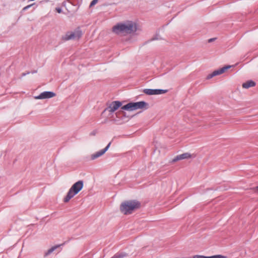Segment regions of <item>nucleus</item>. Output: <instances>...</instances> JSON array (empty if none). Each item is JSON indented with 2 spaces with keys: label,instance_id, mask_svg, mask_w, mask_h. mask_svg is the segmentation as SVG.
<instances>
[{
  "label": "nucleus",
  "instance_id": "f257e3e1",
  "mask_svg": "<svg viewBox=\"0 0 258 258\" xmlns=\"http://www.w3.org/2000/svg\"><path fill=\"white\" fill-rule=\"evenodd\" d=\"M137 24L132 21H126L115 25L112 28V32L118 35L126 36L137 31Z\"/></svg>",
  "mask_w": 258,
  "mask_h": 258
},
{
  "label": "nucleus",
  "instance_id": "f03ea898",
  "mask_svg": "<svg viewBox=\"0 0 258 258\" xmlns=\"http://www.w3.org/2000/svg\"><path fill=\"white\" fill-rule=\"evenodd\" d=\"M140 204L136 201H127L121 203L120 209L122 213L127 215L131 214L140 207Z\"/></svg>",
  "mask_w": 258,
  "mask_h": 258
},
{
  "label": "nucleus",
  "instance_id": "7ed1b4c3",
  "mask_svg": "<svg viewBox=\"0 0 258 258\" xmlns=\"http://www.w3.org/2000/svg\"><path fill=\"white\" fill-rule=\"evenodd\" d=\"M83 187V181L82 180H79L75 183L69 189L66 197L63 199V202L68 203L82 189Z\"/></svg>",
  "mask_w": 258,
  "mask_h": 258
},
{
  "label": "nucleus",
  "instance_id": "20e7f679",
  "mask_svg": "<svg viewBox=\"0 0 258 258\" xmlns=\"http://www.w3.org/2000/svg\"><path fill=\"white\" fill-rule=\"evenodd\" d=\"M149 104L145 101H139L137 102H131L121 107V109L128 111H133L138 109H147Z\"/></svg>",
  "mask_w": 258,
  "mask_h": 258
},
{
  "label": "nucleus",
  "instance_id": "39448f33",
  "mask_svg": "<svg viewBox=\"0 0 258 258\" xmlns=\"http://www.w3.org/2000/svg\"><path fill=\"white\" fill-rule=\"evenodd\" d=\"M82 36V33L80 31H76L74 32H68L62 36V39L65 41L70 40L79 39Z\"/></svg>",
  "mask_w": 258,
  "mask_h": 258
},
{
  "label": "nucleus",
  "instance_id": "423d86ee",
  "mask_svg": "<svg viewBox=\"0 0 258 258\" xmlns=\"http://www.w3.org/2000/svg\"><path fill=\"white\" fill-rule=\"evenodd\" d=\"M233 66H230V65L226 66L219 70H215L212 73H211L207 76V79H210L216 76L221 75V74L224 73L228 69L232 67Z\"/></svg>",
  "mask_w": 258,
  "mask_h": 258
},
{
  "label": "nucleus",
  "instance_id": "0eeeda50",
  "mask_svg": "<svg viewBox=\"0 0 258 258\" xmlns=\"http://www.w3.org/2000/svg\"><path fill=\"white\" fill-rule=\"evenodd\" d=\"M56 94L51 91H44L40 93L38 96L34 97L35 99H45L52 98L55 96Z\"/></svg>",
  "mask_w": 258,
  "mask_h": 258
},
{
  "label": "nucleus",
  "instance_id": "6e6552de",
  "mask_svg": "<svg viewBox=\"0 0 258 258\" xmlns=\"http://www.w3.org/2000/svg\"><path fill=\"white\" fill-rule=\"evenodd\" d=\"M166 90L163 89H145L143 90V92L147 95H158L164 94L167 92Z\"/></svg>",
  "mask_w": 258,
  "mask_h": 258
},
{
  "label": "nucleus",
  "instance_id": "1a4fd4ad",
  "mask_svg": "<svg viewBox=\"0 0 258 258\" xmlns=\"http://www.w3.org/2000/svg\"><path fill=\"white\" fill-rule=\"evenodd\" d=\"M121 105V103L118 101L112 102L106 109V110L110 112H113L116 111Z\"/></svg>",
  "mask_w": 258,
  "mask_h": 258
},
{
  "label": "nucleus",
  "instance_id": "9d476101",
  "mask_svg": "<svg viewBox=\"0 0 258 258\" xmlns=\"http://www.w3.org/2000/svg\"><path fill=\"white\" fill-rule=\"evenodd\" d=\"M111 145V142L109 143V144L107 145V146L103 149H102L96 153L93 154L91 156V160H95L100 156H102L109 149L110 146Z\"/></svg>",
  "mask_w": 258,
  "mask_h": 258
},
{
  "label": "nucleus",
  "instance_id": "9b49d317",
  "mask_svg": "<svg viewBox=\"0 0 258 258\" xmlns=\"http://www.w3.org/2000/svg\"><path fill=\"white\" fill-rule=\"evenodd\" d=\"M191 157V155L188 153H185L176 156L175 158H174L171 162L174 163L177 161L183 160L185 159H188Z\"/></svg>",
  "mask_w": 258,
  "mask_h": 258
},
{
  "label": "nucleus",
  "instance_id": "f8f14e48",
  "mask_svg": "<svg viewBox=\"0 0 258 258\" xmlns=\"http://www.w3.org/2000/svg\"><path fill=\"white\" fill-rule=\"evenodd\" d=\"M63 244H58L54 245L52 247H51L50 248L48 249L47 250H46L44 253V256L47 257L48 255H49L50 254H51L54 250H55L57 248L60 247L61 245H62Z\"/></svg>",
  "mask_w": 258,
  "mask_h": 258
},
{
  "label": "nucleus",
  "instance_id": "ddd939ff",
  "mask_svg": "<svg viewBox=\"0 0 258 258\" xmlns=\"http://www.w3.org/2000/svg\"><path fill=\"white\" fill-rule=\"evenodd\" d=\"M255 85V83L252 80L248 81L242 84V87L245 89H248L251 87H254Z\"/></svg>",
  "mask_w": 258,
  "mask_h": 258
},
{
  "label": "nucleus",
  "instance_id": "4468645a",
  "mask_svg": "<svg viewBox=\"0 0 258 258\" xmlns=\"http://www.w3.org/2000/svg\"><path fill=\"white\" fill-rule=\"evenodd\" d=\"M192 258H225V257L221 255H215L210 256H206L201 255H195L193 256Z\"/></svg>",
  "mask_w": 258,
  "mask_h": 258
},
{
  "label": "nucleus",
  "instance_id": "2eb2a0df",
  "mask_svg": "<svg viewBox=\"0 0 258 258\" xmlns=\"http://www.w3.org/2000/svg\"><path fill=\"white\" fill-rule=\"evenodd\" d=\"M127 256V254L125 252H118L114 254L111 258H123Z\"/></svg>",
  "mask_w": 258,
  "mask_h": 258
},
{
  "label": "nucleus",
  "instance_id": "dca6fc26",
  "mask_svg": "<svg viewBox=\"0 0 258 258\" xmlns=\"http://www.w3.org/2000/svg\"><path fill=\"white\" fill-rule=\"evenodd\" d=\"M98 2V0H93L90 3V7H92L95 5Z\"/></svg>",
  "mask_w": 258,
  "mask_h": 258
},
{
  "label": "nucleus",
  "instance_id": "f3484780",
  "mask_svg": "<svg viewBox=\"0 0 258 258\" xmlns=\"http://www.w3.org/2000/svg\"><path fill=\"white\" fill-rule=\"evenodd\" d=\"M33 5V4H31V5H28V6L25 7L24 8H23V11L27 10L28 9H29L30 7H31Z\"/></svg>",
  "mask_w": 258,
  "mask_h": 258
},
{
  "label": "nucleus",
  "instance_id": "a211bd4d",
  "mask_svg": "<svg viewBox=\"0 0 258 258\" xmlns=\"http://www.w3.org/2000/svg\"><path fill=\"white\" fill-rule=\"evenodd\" d=\"M55 10L58 13H60L61 12V9L60 8H56Z\"/></svg>",
  "mask_w": 258,
  "mask_h": 258
},
{
  "label": "nucleus",
  "instance_id": "6ab92c4d",
  "mask_svg": "<svg viewBox=\"0 0 258 258\" xmlns=\"http://www.w3.org/2000/svg\"><path fill=\"white\" fill-rule=\"evenodd\" d=\"M216 38H211L210 39L208 40V42H213V41H214L215 40H216Z\"/></svg>",
  "mask_w": 258,
  "mask_h": 258
},
{
  "label": "nucleus",
  "instance_id": "aec40b11",
  "mask_svg": "<svg viewBox=\"0 0 258 258\" xmlns=\"http://www.w3.org/2000/svg\"><path fill=\"white\" fill-rule=\"evenodd\" d=\"M30 74V72H28L27 73H23L22 74V77H24L26 75H28V74Z\"/></svg>",
  "mask_w": 258,
  "mask_h": 258
},
{
  "label": "nucleus",
  "instance_id": "412c9836",
  "mask_svg": "<svg viewBox=\"0 0 258 258\" xmlns=\"http://www.w3.org/2000/svg\"><path fill=\"white\" fill-rule=\"evenodd\" d=\"M255 191L258 193V186L255 188Z\"/></svg>",
  "mask_w": 258,
  "mask_h": 258
},
{
  "label": "nucleus",
  "instance_id": "4be33fe9",
  "mask_svg": "<svg viewBox=\"0 0 258 258\" xmlns=\"http://www.w3.org/2000/svg\"><path fill=\"white\" fill-rule=\"evenodd\" d=\"M90 135L94 136L95 135V132H93L91 133Z\"/></svg>",
  "mask_w": 258,
  "mask_h": 258
},
{
  "label": "nucleus",
  "instance_id": "5701e85b",
  "mask_svg": "<svg viewBox=\"0 0 258 258\" xmlns=\"http://www.w3.org/2000/svg\"><path fill=\"white\" fill-rule=\"evenodd\" d=\"M36 71L33 72V73H36Z\"/></svg>",
  "mask_w": 258,
  "mask_h": 258
}]
</instances>
